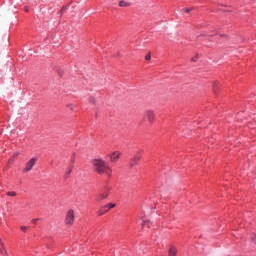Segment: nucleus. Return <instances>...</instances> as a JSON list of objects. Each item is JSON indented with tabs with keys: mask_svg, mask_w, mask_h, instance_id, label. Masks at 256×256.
<instances>
[{
	"mask_svg": "<svg viewBox=\"0 0 256 256\" xmlns=\"http://www.w3.org/2000/svg\"><path fill=\"white\" fill-rule=\"evenodd\" d=\"M93 166H94V170L100 175L106 174L107 176H111L112 174L110 167L107 166L106 163L102 160H98V159L93 160Z\"/></svg>",
	"mask_w": 256,
	"mask_h": 256,
	"instance_id": "obj_1",
	"label": "nucleus"
},
{
	"mask_svg": "<svg viewBox=\"0 0 256 256\" xmlns=\"http://www.w3.org/2000/svg\"><path fill=\"white\" fill-rule=\"evenodd\" d=\"M109 188H105L102 192H100L96 198V201L101 202L108 198L109 196Z\"/></svg>",
	"mask_w": 256,
	"mask_h": 256,
	"instance_id": "obj_2",
	"label": "nucleus"
},
{
	"mask_svg": "<svg viewBox=\"0 0 256 256\" xmlns=\"http://www.w3.org/2000/svg\"><path fill=\"white\" fill-rule=\"evenodd\" d=\"M36 161H37V158H32V159H30V160L26 163V166H25L23 172H29V171H31V170L33 169V167H34Z\"/></svg>",
	"mask_w": 256,
	"mask_h": 256,
	"instance_id": "obj_3",
	"label": "nucleus"
},
{
	"mask_svg": "<svg viewBox=\"0 0 256 256\" xmlns=\"http://www.w3.org/2000/svg\"><path fill=\"white\" fill-rule=\"evenodd\" d=\"M116 205L113 203H109L108 205H105L99 210V215L102 216L105 213H107L110 209H113Z\"/></svg>",
	"mask_w": 256,
	"mask_h": 256,
	"instance_id": "obj_4",
	"label": "nucleus"
},
{
	"mask_svg": "<svg viewBox=\"0 0 256 256\" xmlns=\"http://www.w3.org/2000/svg\"><path fill=\"white\" fill-rule=\"evenodd\" d=\"M141 151H139L136 155L133 156L132 159H130V168H133L136 164H138L139 160L141 159Z\"/></svg>",
	"mask_w": 256,
	"mask_h": 256,
	"instance_id": "obj_5",
	"label": "nucleus"
},
{
	"mask_svg": "<svg viewBox=\"0 0 256 256\" xmlns=\"http://www.w3.org/2000/svg\"><path fill=\"white\" fill-rule=\"evenodd\" d=\"M75 219V215H74V211L73 210H70L68 213H67V216H66V224H69L71 225L73 223Z\"/></svg>",
	"mask_w": 256,
	"mask_h": 256,
	"instance_id": "obj_6",
	"label": "nucleus"
},
{
	"mask_svg": "<svg viewBox=\"0 0 256 256\" xmlns=\"http://www.w3.org/2000/svg\"><path fill=\"white\" fill-rule=\"evenodd\" d=\"M146 114H147L149 123H154L155 114H154L153 110H147Z\"/></svg>",
	"mask_w": 256,
	"mask_h": 256,
	"instance_id": "obj_7",
	"label": "nucleus"
},
{
	"mask_svg": "<svg viewBox=\"0 0 256 256\" xmlns=\"http://www.w3.org/2000/svg\"><path fill=\"white\" fill-rule=\"evenodd\" d=\"M109 157L111 162H116L120 158V154L118 152H114Z\"/></svg>",
	"mask_w": 256,
	"mask_h": 256,
	"instance_id": "obj_8",
	"label": "nucleus"
},
{
	"mask_svg": "<svg viewBox=\"0 0 256 256\" xmlns=\"http://www.w3.org/2000/svg\"><path fill=\"white\" fill-rule=\"evenodd\" d=\"M69 7H70V3L64 5V6L60 9V11H59V17H60V18H62V14H63L65 11H67V10L69 9Z\"/></svg>",
	"mask_w": 256,
	"mask_h": 256,
	"instance_id": "obj_9",
	"label": "nucleus"
},
{
	"mask_svg": "<svg viewBox=\"0 0 256 256\" xmlns=\"http://www.w3.org/2000/svg\"><path fill=\"white\" fill-rule=\"evenodd\" d=\"M168 255L169 256H176L177 255V250L175 247H170L169 251H168Z\"/></svg>",
	"mask_w": 256,
	"mask_h": 256,
	"instance_id": "obj_10",
	"label": "nucleus"
},
{
	"mask_svg": "<svg viewBox=\"0 0 256 256\" xmlns=\"http://www.w3.org/2000/svg\"><path fill=\"white\" fill-rule=\"evenodd\" d=\"M128 6H130V4L127 1L125 0L119 1V7H128Z\"/></svg>",
	"mask_w": 256,
	"mask_h": 256,
	"instance_id": "obj_11",
	"label": "nucleus"
},
{
	"mask_svg": "<svg viewBox=\"0 0 256 256\" xmlns=\"http://www.w3.org/2000/svg\"><path fill=\"white\" fill-rule=\"evenodd\" d=\"M72 171H73V167H68V170L64 174V178L67 179L69 175L72 173Z\"/></svg>",
	"mask_w": 256,
	"mask_h": 256,
	"instance_id": "obj_12",
	"label": "nucleus"
},
{
	"mask_svg": "<svg viewBox=\"0 0 256 256\" xmlns=\"http://www.w3.org/2000/svg\"><path fill=\"white\" fill-rule=\"evenodd\" d=\"M55 71L59 77H63L64 70L62 68H56Z\"/></svg>",
	"mask_w": 256,
	"mask_h": 256,
	"instance_id": "obj_13",
	"label": "nucleus"
},
{
	"mask_svg": "<svg viewBox=\"0 0 256 256\" xmlns=\"http://www.w3.org/2000/svg\"><path fill=\"white\" fill-rule=\"evenodd\" d=\"M88 100H89V102L92 103V104H95V103H96V100H95V98H93V96H90V97L88 98Z\"/></svg>",
	"mask_w": 256,
	"mask_h": 256,
	"instance_id": "obj_14",
	"label": "nucleus"
},
{
	"mask_svg": "<svg viewBox=\"0 0 256 256\" xmlns=\"http://www.w3.org/2000/svg\"><path fill=\"white\" fill-rule=\"evenodd\" d=\"M192 10H193V7L184 8V9H183V11H184L185 13H190Z\"/></svg>",
	"mask_w": 256,
	"mask_h": 256,
	"instance_id": "obj_15",
	"label": "nucleus"
},
{
	"mask_svg": "<svg viewBox=\"0 0 256 256\" xmlns=\"http://www.w3.org/2000/svg\"><path fill=\"white\" fill-rule=\"evenodd\" d=\"M218 87H219V82H214V83H213V89H214V91H216Z\"/></svg>",
	"mask_w": 256,
	"mask_h": 256,
	"instance_id": "obj_16",
	"label": "nucleus"
},
{
	"mask_svg": "<svg viewBox=\"0 0 256 256\" xmlns=\"http://www.w3.org/2000/svg\"><path fill=\"white\" fill-rule=\"evenodd\" d=\"M17 194H16V192H8L7 193V196H9V197H15Z\"/></svg>",
	"mask_w": 256,
	"mask_h": 256,
	"instance_id": "obj_17",
	"label": "nucleus"
},
{
	"mask_svg": "<svg viewBox=\"0 0 256 256\" xmlns=\"http://www.w3.org/2000/svg\"><path fill=\"white\" fill-rule=\"evenodd\" d=\"M1 246H3V243H2V240L0 239V253L4 254V250Z\"/></svg>",
	"mask_w": 256,
	"mask_h": 256,
	"instance_id": "obj_18",
	"label": "nucleus"
},
{
	"mask_svg": "<svg viewBox=\"0 0 256 256\" xmlns=\"http://www.w3.org/2000/svg\"><path fill=\"white\" fill-rule=\"evenodd\" d=\"M251 241L256 245V234L251 237Z\"/></svg>",
	"mask_w": 256,
	"mask_h": 256,
	"instance_id": "obj_19",
	"label": "nucleus"
},
{
	"mask_svg": "<svg viewBox=\"0 0 256 256\" xmlns=\"http://www.w3.org/2000/svg\"><path fill=\"white\" fill-rule=\"evenodd\" d=\"M145 60H146V61H150V60H151V54H147V55L145 56Z\"/></svg>",
	"mask_w": 256,
	"mask_h": 256,
	"instance_id": "obj_20",
	"label": "nucleus"
},
{
	"mask_svg": "<svg viewBox=\"0 0 256 256\" xmlns=\"http://www.w3.org/2000/svg\"><path fill=\"white\" fill-rule=\"evenodd\" d=\"M197 60H198V56H194L193 58H191L192 62H197Z\"/></svg>",
	"mask_w": 256,
	"mask_h": 256,
	"instance_id": "obj_21",
	"label": "nucleus"
},
{
	"mask_svg": "<svg viewBox=\"0 0 256 256\" xmlns=\"http://www.w3.org/2000/svg\"><path fill=\"white\" fill-rule=\"evenodd\" d=\"M21 231L26 232V231H27V227L22 226V227H21Z\"/></svg>",
	"mask_w": 256,
	"mask_h": 256,
	"instance_id": "obj_22",
	"label": "nucleus"
},
{
	"mask_svg": "<svg viewBox=\"0 0 256 256\" xmlns=\"http://www.w3.org/2000/svg\"><path fill=\"white\" fill-rule=\"evenodd\" d=\"M39 219H33L32 220V224H36L38 222Z\"/></svg>",
	"mask_w": 256,
	"mask_h": 256,
	"instance_id": "obj_23",
	"label": "nucleus"
},
{
	"mask_svg": "<svg viewBox=\"0 0 256 256\" xmlns=\"http://www.w3.org/2000/svg\"><path fill=\"white\" fill-rule=\"evenodd\" d=\"M25 12H29V8L27 6L24 7Z\"/></svg>",
	"mask_w": 256,
	"mask_h": 256,
	"instance_id": "obj_24",
	"label": "nucleus"
},
{
	"mask_svg": "<svg viewBox=\"0 0 256 256\" xmlns=\"http://www.w3.org/2000/svg\"><path fill=\"white\" fill-rule=\"evenodd\" d=\"M144 222V225H146V223H150V221H143Z\"/></svg>",
	"mask_w": 256,
	"mask_h": 256,
	"instance_id": "obj_25",
	"label": "nucleus"
}]
</instances>
